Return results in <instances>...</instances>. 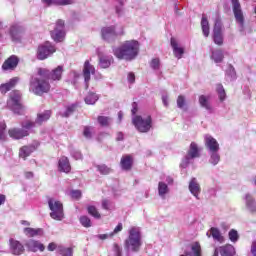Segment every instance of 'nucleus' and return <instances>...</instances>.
I'll use <instances>...</instances> for the list:
<instances>
[{"label":"nucleus","mask_w":256,"mask_h":256,"mask_svg":"<svg viewBox=\"0 0 256 256\" xmlns=\"http://www.w3.org/2000/svg\"><path fill=\"white\" fill-rule=\"evenodd\" d=\"M113 53L117 59L133 61L139 55V42L135 40L125 41L119 47L114 48Z\"/></svg>","instance_id":"obj_1"},{"label":"nucleus","mask_w":256,"mask_h":256,"mask_svg":"<svg viewBox=\"0 0 256 256\" xmlns=\"http://www.w3.org/2000/svg\"><path fill=\"white\" fill-rule=\"evenodd\" d=\"M51 90V84L47 81L46 76H41L37 74L30 78L29 91L34 93V95H43L44 93H49Z\"/></svg>","instance_id":"obj_2"},{"label":"nucleus","mask_w":256,"mask_h":256,"mask_svg":"<svg viewBox=\"0 0 256 256\" xmlns=\"http://www.w3.org/2000/svg\"><path fill=\"white\" fill-rule=\"evenodd\" d=\"M125 245L130 251H139V247H141V232L139 228L132 227L129 230V237L126 239Z\"/></svg>","instance_id":"obj_3"},{"label":"nucleus","mask_w":256,"mask_h":256,"mask_svg":"<svg viewBox=\"0 0 256 256\" xmlns=\"http://www.w3.org/2000/svg\"><path fill=\"white\" fill-rule=\"evenodd\" d=\"M48 207L50 209V217L55 221H63L65 214L63 212V203L55 198H48Z\"/></svg>","instance_id":"obj_4"},{"label":"nucleus","mask_w":256,"mask_h":256,"mask_svg":"<svg viewBox=\"0 0 256 256\" xmlns=\"http://www.w3.org/2000/svg\"><path fill=\"white\" fill-rule=\"evenodd\" d=\"M132 123L140 133H149L153 127L151 116H134Z\"/></svg>","instance_id":"obj_5"},{"label":"nucleus","mask_w":256,"mask_h":256,"mask_svg":"<svg viewBox=\"0 0 256 256\" xmlns=\"http://www.w3.org/2000/svg\"><path fill=\"white\" fill-rule=\"evenodd\" d=\"M49 119H51V111L46 110L42 113H38L35 122L31 120H25L22 122V127L24 129H35L37 125H43V123L49 121Z\"/></svg>","instance_id":"obj_6"},{"label":"nucleus","mask_w":256,"mask_h":256,"mask_svg":"<svg viewBox=\"0 0 256 256\" xmlns=\"http://www.w3.org/2000/svg\"><path fill=\"white\" fill-rule=\"evenodd\" d=\"M8 107L14 113L21 115L23 111V105H21V92L14 91L10 94V99L7 102Z\"/></svg>","instance_id":"obj_7"},{"label":"nucleus","mask_w":256,"mask_h":256,"mask_svg":"<svg viewBox=\"0 0 256 256\" xmlns=\"http://www.w3.org/2000/svg\"><path fill=\"white\" fill-rule=\"evenodd\" d=\"M38 75H40V77L51 79L52 81H61V77L63 75V66H58L51 72L48 69L39 68Z\"/></svg>","instance_id":"obj_8"},{"label":"nucleus","mask_w":256,"mask_h":256,"mask_svg":"<svg viewBox=\"0 0 256 256\" xmlns=\"http://www.w3.org/2000/svg\"><path fill=\"white\" fill-rule=\"evenodd\" d=\"M55 51V46H53L50 42H45L38 47L37 59L44 61V59H47V57H51Z\"/></svg>","instance_id":"obj_9"},{"label":"nucleus","mask_w":256,"mask_h":256,"mask_svg":"<svg viewBox=\"0 0 256 256\" xmlns=\"http://www.w3.org/2000/svg\"><path fill=\"white\" fill-rule=\"evenodd\" d=\"M51 37L56 43H61L65 39V21L58 20L53 31H51Z\"/></svg>","instance_id":"obj_10"},{"label":"nucleus","mask_w":256,"mask_h":256,"mask_svg":"<svg viewBox=\"0 0 256 256\" xmlns=\"http://www.w3.org/2000/svg\"><path fill=\"white\" fill-rule=\"evenodd\" d=\"M199 146L195 142H192L190 144V149L188 151V154L186 155L185 159L181 163V167L185 169L189 163H191L192 159H196V157H199Z\"/></svg>","instance_id":"obj_11"},{"label":"nucleus","mask_w":256,"mask_h":256,"mask_svg":"<svg viewBox=\"0 0 256 256\" xmlns=\"http://www.w3.org/2000/svg\"><path fill=\"white\" fill-rule=\"evenodd\" d=\"M222 27L223 24L221 23V19L216 18L213 29V41L216 45H223Z\"/></svg>","instance_id":"obj_12"},{"label":"nucleus","mask_w":256,"mask_h":256,"mask_svg":"<svg viewBox=\"0 0 256 256\" xmlns=\"http://www.w3.org/2000/svg\"><path fill=\"white\" fill-rule=\"evenodd\" d=\"M231 1H232V9H233L236 22L240 24V27H243V23H245V18L243 17V10L241 9V3H239V0H231Z\"/></svg>","instance_id":"obj_13"},{"label":"nucleus","mask_w":256,"mask_h":256,"mask_svg":"<svg viewBox=\"0 0 256 256\" xmlns=\"http://www.w3.org/2000/svg\"><path fill=\"white\" fill-rule=\"evenodd\" d=\"M24 245L28 251H31L32 253H37V251L43 253V251H45V245L34 239L27 240Z\"/></svg>","instance_id":"obj_14"},{"label":"nucleus","mask_w":256,"mask_h":256,"mask_svg":"<svg viewBox=\"0 0 256 256\" xmlns=\"http://www.w3.org/2000/svg\"><path fill=\"white\" fill-rule=\"evenodd\" d=\"M9 245H10V253H12V255L19 256L25 253V247L18 240L11 238L9 240Z\"/></svg>","instance_id":"obj_15"},{"label":"nucleus","mask_w":256,"mask_h":256,"mask_svg":"<svg viewBox=\"0 0 256 256\" xmlns=\"http://www.w3.org/2000/svg\"><path fill=\"white\" fill-rule=\"evenodd\" d=\"M33 129H27L22 126V129L12 128L8 131L9 136L12 139H23V137H28L29 132Z\"/></svg>","instance_id":"obj_16"},{"label":"nucleus","mask_w":256,"mask_h":256,"mask_svg":"<svg viewBox=\"0 0 256 256\" xmlns=\"http://www.w3.org/2000/svg\"><path fill=\"white\" fill-rule=\"evenodd\" d=\"M91 75H95V66L91 65V63H89V60H86L83 68V77L86 83V87H89V81H91Z\"/></svg>","instance_id":"obj_17"},{"label":"nucleus","mask_w":256,"mask_h":256,"mask_svg":"<svg viewBox=\"0 0 256 256\" xmlns=\"http://www.w3.org/2000/svg\"><path fill=\"white\" fill-rule=\"evenodd\" d=\"M101 33L102 39L108 42L114 41L117 38V35H119V33L115 31V26L104 27L102 28Z\"/></svg>","instance_id":"obj_18"},{"label":"nucleus","mask_w":256,"mask_h":256,"mask_svg":"<svg viewBox=\"0 0 256 256\" xmlns=\"http://www.w3.org/2000/svg\"><path fill=\"white\" fill-rule=\"evenodd\" d=\"M219 253L221 256H235V247H233L231 244H228L220 248H216L214 250L213 256H219Z\"/></svg>","instance_id":"obj_19"},{"label":"nucleus","mask_w":256,"mask_h":256,"mask_svg":"<svg viewBox=\"0 0 256 256\" xmlns=\"http://www.w3.org/2000/svg\"><path fill=\"white\" fill-rule=\"evenodd\" d=\"M188 189L196 199L199 200V195H201V185L197 181V178H192L189 182Z\"/></svg>","instance_id":"obj_20"},{"label":"nucleus","mask_w":256,"mask_h":256,"mask_svg":"<svg viewBox=\"0 0 256 256\" xmlns=\"http://www.w3.org/2000/svg\"><path fill=\"white\" fill-rule=\"evenodd\" d=\"M205 145L206 149H208L209 153L219 151V142L211 135L205 136Z\"/></svg>","instance_id":"obj_21"},{"label":"nucleus","mask_w":256,"mask_h":256,"mask_svg":"<svg viewBox=\"0 0 256 256\" xmlns=\"http://www.w3.org/2000/svg\"><path fill=\"white\" fill-rule=\"evenodd\" d=\"M17 65H19V58L12 55L3 63L2 69H4V71L13 70Z\"/></svg>","instance_id":"obj_22"},{"label":"nucleus","mask_w":256,"mask_h":256,"mask_svg":"<svg viewBox=\"0 0 256 256\" xmlns=\"http://www.w3.org/2000/svg\"><path fill=\"white\" fill-rule=\"evenodd\" d=\"M42 3H44V5H47V7H61L65 5H73L75 3V0H42Z\"/></svg>","instance_id":"obj_23"},{"label":"nucleus","mask_w":256,"mask_h":256,"mask_svg":"<svg viewBox=\"0 0 256 256\" xmlns=\"http://www.w3.org/2000/svg\"><path fill=\"white\" fill-rule=\"evenodd\" d=\"M170 43L173 49L174 57H176V59H182L185 53V48L180 47L175 38H171Z\"/></svg>","instance_id":"obj_24"},{"label":"nucleus","mask_w":256,"mask_h":256,"mask_svg":"<svg viewBox=\"0 0 256 256\" xmlns=\"http://www.w3.org/2000/svg\"><path fill=\"white\" fill-rule=\"evenodd\" d=\"M21 35H23V27L19 25L11 26L10 37L12 41H21Z\"/></svg>","instance_id":"obj_25"},{"label":"nucleus","mask_w":256,"mask_h":256,"mask_svg":"<svg viewBox=\"0 0 256 256\" xmlns=\"http://www.w3.org/2000/svg\"><path fill=\"white\" fill-rule=\"evenodd\" d=\"M58 169L62 173H69L71 171V164L69 163V158L62 156L58 161Z\"/></svg>","instance_id":"obj_26"},{"label":"nucleus","mask_w":256,"mask_h":256,"mask_svg":"<svg viewBox=\"0 0 256 256\" xmlns=\"http://www.w3.org/2000/svg\"><path fill=\"white\" fill-rule=\"evenodd\" d=\"M207 237H213L214 241H218L219 243H223V235H221V231L216 227L210 228V230L206 233Z\"/></svg>","instance_id":"obj_27"},{"label":"nucleus","mask_w":256,"mask_h":256,"mask_svg":"<svg viewBox=\"0 0 256 256\" xmlns=\"http://www.w3.org/2000/svg\"><path fill=\"white\" fill-rule=\"evenodd\" d=\"M17 83H19V78H12L9 82L0 86V93H7V91H11V89H13V87L17 85Z\"/></svg>","instance_id":"obj_28"},{"label":"nucleus","mask_w":256,"mask_h":256,"mask_svg":"<svg viewBox=\"0 0 256 256\" xmlns=\"http://www.w3.org/2000/svg\"><path fill=\"white\" fill-rule=\"evenodd\" d=\"M245 205L248 211H250V213H255L256 211L255 198H253V196H251L250 194L245 195Z\"/></svg>","instance_id":"obj_29"},{"label":"nucleus","mask_w":256,"mask_h":256,"mask_svg":"<svg viewBox=\"0 0 256 256\" xmlns=\"http://www.w3.org/2000/svg\"><path fill=\"white\" fill-rule=\"evenodd\" d=\"M120 165L124 171H129L133 167V157L129 155L123 156Z\"/></svg>","instance_id":"obj_30"},{"label":"nucleus","mask_w":256,"mask_h":256,"mask_svg":"<svg viewBox=\"0 0 256 256\" xmlns=\"http://www.w3.org/2000/svg\"><path fill=\"white\" fill-rule=\"evenodd\" d=\"M36 149L37 147L35 145L23 146L20 149L19 157H21L22 159H27V157H29V155H31V153H33V151H35Z\"/></svg>","instance_id":"obj_31"},{"label":"nucleus","mask_w":256,"mask_h":256,"mask_svg":"<svg viewBox=\"0 0 256 256\" xmlns=\"http://www.w3.org/2000/svg\"><path fill=\"white\" fill-rule=\"evenodd\" d=\"M211 59H213L214 63H223V59H225L223 50L217 49L212 51Z\"/></svg>","instance_id":"obj_32"},{"label":"nucleus","mask_w":256,"mask_h":256,"mask_svg":"<svg viewBox=\"0 0 256 256\" xmlns=\"http://www.w3.org/2000/svg\"><path fill=\"white\" fill-rule=\"evenodd\" d=\"M112 63H113V58L111 56L100 57L99 65L102 69H107L111 67Z\"/></svg>","instance_id":"obj_33"},{"label":"nucleus","mask_w":256,"mask_h":256,"mask_svg":"<svg viewBox=\"0 0 256 256\" xmlns=\"http://www.w3.org/2000/svg\"><path fill=\"white\" fill-rule=\"evenodd\" d=\"M235 79H237L235 67H233V65H229L226 70V81H235Z\"/></svg>","instance_id":"obj_34"},{"label":"nucleus","mask_w":256,"mask_h":256,"mask_svg":"<svg viewBox=\"0 0 256 256\" xmlns=\"http://www.w3.org/2000/svg\"><path fill=\"white\" fill-rule=\"evenodd\" d=\"M24 233L27 237H37V235H43V229L24 228Z\"/></svg>","instance_id":"obj_35"},{"label":"nucleus","mask_w":256,"mask_h":256,"mask_svg":"<svg viewBox=\"0 0 256 256\" xmlns=\"http://www.w3.org/2000/svg\"><path fill=\"white\" fill-rule=\"evenodd\" d=\"M169 193V186L165 184V182H159L158 184V195L161 199H165V195Z\"/></svg>","instance_id":"obj_36"},{"label":"nucleus","mask_w":256,"mask_h":256,"mask_svg":"<svg viewBox=\"0 0 256 256\" xmlns=\"http://www.w3.org/2000/svg\"><path fill=\"white\" fill-rule=\"evenodd\" d=\"M97 121L101 127H109L113 123V119L107 116H98Z\"/></svg>","instance_id":"obj_37"},{"label":"nucleus","mask_w":256,"mask_h":256,"mask_svg":"<svg viewBox=\"0 0 256 256\" xmlns=\"http://www.w3.org/2000/svg\"><path fill=\"white\" fill-rule=\"evenodd\" d=\"M201 27L204 37H209V21L207 17L203 16L201 20Z\"/></svg>","instance_id":"obj_38"},{"label":"nucleus","mask_w":256,"mask_h":256,"mask_svg":"<svg viewBox=\"0 0 256 256\" xmlns=\"http://www.w3.org/2000/svg\"><path fill=\"white\" fill-rule=\"evenodd\" d=\"M210 154V159H209V163H211V165H218L219 161H221V156L219 155V151L216 152H209Z\"/></svg>","instance_id":"obj_39"},{"label":"nucleus","mask_w":256,"mask_h":256,"mask_svg":"<svg viewBox=\"0 0 256 256\" xmlns=\"http://www.w3.org/2000/svg\"><path fill=\"white\" fill-rule=\"evenodd\" d=\"M199 103L201 107H204V109H207V111H211V104H209V97L205 95H201L199 97Z\"/></svg>","instance_id":"obj_40"},{"label":"nucleus","mask_w":256,"mask_h":256,"mask_svg":"<svg viewBox=\"0 0 256 256\" xmlns=\"http://www.w3.org/2000/svg\"><path fill=\"white\" fill-rule=\"evenodd\" d=\"M99 100V96H97L95 93H89L85 98V103L87 105H95L97 101Z\"/></svg>","instance_id":"obj_41"},{"label":"nucleus","mask_w":256,"mask_h":256,"mask_svg":"<svg viewBox=\"0 0 256 256\" xmlns=\"http://www.w3.org/2000/svg\"><path fill=\"white\" fill-rule=\"evenodd\" d=\"M216 91L218 93V97H219L220 101H225L227 94L225 93V88H223L222 84L216 85Z\"/></svg>","instance_id":"obj_42"},{"label":"nucleus","mask_w":256,"mask_h":256,"mask_svg":"<svg viewBox=\"0 0 256 256\" xmlns=\"http://www.w3.org/2000/svg\"><path fill=\"white\" fill-rule=\"evenodd\" d=\"M58 253L62 256H73V248L58 247Z\"/></svg>","instance_id":"obj_43"},{"label":"nucleus","mask_w":256,"mask_h":256,"mask_svg":"<svg viewBox=\"0 0 256 256\" xmlns=\"http://www.w3.org/2000/svg\"><path fill=\"white\" fill-rule=\"evenodd\" d=\"M150 67L154 71H159L161 69V60L159 58H154L150 62Z\"/></svg>","instance_id":"obj_44"},{"label":"nucleus","mask_w":256,"mask_h":256,"mask_svg":"<svg viewBox=\"0 0 256 256\" xmlns=\"http://www.w3.org/2000/svg\"><path fill=\"white\" fill-rule=\"evenodd\" d=\"M228 237L232 243L239 241V233L235 229L229 231Z\"/></svg>","instance_id":"obj_45"},{"label":"nucleus","mask_w":256,"mask_h":256,"mask_svg":"<svg viewBox=\"0 0 256 256\" xmlns=\"http://www.w3.org/2000/svg\"><path fill=\"white\" fill-rule=\"evenodd\" d=\"M88 213L89 215H92V217H95V219H101V214H99V211H97L95 206H89Z\"/></svg>","instance_id":"obj_46"},{"label":"nucleus","mask_w":256,"mask_h":256,"mask_svg":"<svg viewBox=\"0 0 256 256\" xmlns=\"http://www.w3.org/2000/svg\"><path fill=\"white\" fill-rule=\"evenodd\" d=\"M5 129H7V125L5 123H0V141H5L7 137Z\"/></svg>","instance_id":"obj_47"},{"label":"nucleus","mask_w":256,"mask_h":256,"mask_svg":"<svg viewBox=\"0 0 256 256\" xmlns=\"http://www.w3.org/2000/svg\"><path fill=\"white\" fill-rule=\"evenodd\" d=\"M80 223L83 227H91V219L87 216L80 217Z\"/></svg>","instance_id":"obj_48"},{"label":"nucleus","mask_w":256,"mask_h":256,"mask_svg":"<svg viewBox=\"0 0 256 256\" xmlns=\"http://www.w3.org/2000/svg\"><path fill=\"white\" fill-rule=\"evenodd\" d=\"M98 171L101 173V175H109V173H111V168L105 165H100L98 166Z\"/></svg>","instance_id":"obj_49"},{"label":"nucleus","mask_w":256,"mask_h":256,"mask_svg":"<svg viewBox=\"0 0 256 256\" xmlns=\"http://www.w3.org/2000/svg\"><path fill=\"white\" fill-rule=\"evenodd\" d=\"M76 105L72 104L71 106H68L66 111L63 114V117H69V115H72L76 109Z\"/></svg>","instance_id":"obj_50"},{"label":"nucleus","mask_w":256,"mask_h":256,"mask_svg":"<svg viewBox=\"0 0 256 256\" xmlns=\"http://www.w3.org/2000/svg\"><path fill=\"white\" fill-rule=\"evenodd\" d=\"M112 207H113V203L110 200L108 199L102 200V209L109 211V209H111Z\"/></svg>","instance_id":"obj_51"},{"label":"nucleus","mask_w":256,"mask_h":256,"mask_svg":"<svg viewBox=\"0 0 256 256\" xmlns=\"http://www.w3.org/2000/svg\"><path fill=\"white\" fill-rule=\"evenodd\" d=\"M114 256H121L123 254V249L118 244L113 245Z\"/></svg>","instance_id":"obj_52"},{"label":"nucleus","mask_w":256,"mask_h":256,"mask_svg":"<svg viewBox=\"0 0 256 256\" xmlns=\"http://www.w3.org/2000/svg\"><path fill=\"white\" fill-rule=\"evenodd\" d=\"M121 231H123V224L122 223H119L114 231L112 233H110V237H113L114 235H117V233H121Z\"/></svg>","instance_id":"obj_53"},{"label":"nucleus","mask_w":256,"mask_h":256,"mask_svg":"<svg viewBox=\"0 0 256 256\" xmlns=\"http://www.w3.org/2000/svg\"><path fill=\"white\" fill-rule=\"evenodd\" d=\"M70 195L72 199H81V190H72Z\"/></svg>","instance_id":"obj_54"},{"label":"nucleus","mask_w":256,"mask_h":256,"mask_svg":"<svg viewBox=\"0 0 256 256\" xmlns=\"http://www.w3.org/2000/svg\"><path fill=\"white\" fill-rule=\"evenodd\" d=\"M83 135H84V137H86V139H91V127L85 126Z\"/></svg>","instance_id":"obj_55"},{"label":"nucleus","mask_w":256,"mask_h":256,"mask_svg":"<svg viewBox=\"0 0 256 256\" xmlns=\"http://www.w3.org/2000/svg\"><path fill=\"white\" fill-rule=\"evenodd\" d=\"M184 105H185V97L179 96L178 99H177V106L180 109H183Z\"/></svg>","instance_id":"obj_56"},{"label":"nucleus","mask_w":256,"mask_h":256,"mask_svg":"<svg viewBox=\"0 0 256 256\" xmlns=\"http://www.w3.org/2000/svg\"><path fill=\"white\" fill-rule=\"evenodd\" d=\"M72 157L78 161V159H83V155L81 154L80 151H73L72 152Z\"/></svg>","instance_id":"obj_57"},{"label":"nucleus","mask_w":256,"mask_h":256,"mask_svg":"<svg viewBox=\"0 0 256 256\" xmlns=\"http://www.w3.org/2000/svg\"><path fill=\"white\" fill-rule=\"evenodd\" d=\"M162 102H163L165 107H169V96L163 95L162 96Z\"/></svg>","instance_id":"obj_58"},{"label":"nucleus","mask_w":256,"mask_h":256,"mask_svg":"<svg viewBox=\"0 0 256 256\" xmlns=\"http://www.w3.org/2000/svg\"><path fill=\"white\" fill-rule=\"evenodd\" d=\"M129 83H135V74L133 72L128 73Z\"/></svg>","instance_id":"obj_59"},{"label":"nucleus","mask_w":256,"mask_h":256,"mask_svg":"<svg viewBox=\"0 0 256 256\" xmlns=\"http://www.w3.org/2000/svg\"><path fill=\"white\" fill-rule=\"evenodd\" d=\"M55 249H57V244H55V242H51L48 245V251H55Z\"/></svg>","instance_id":"obj_60"},{"label":"nucleus","mask_w":256,"mask_h":256,"mask_svg":"<svg viewBox=\"0 0 256 256\" xmlns=\"http://www.w3.org/2000/svg\"><path fill=\"white\" fill-rule=\"evenodd\" d=\"M109 237H113V236H111V234H99L98 235V239H101L102 241L105 239H109Z\"/></svg>","instance_id":"obj_61"},{"label":"nucleus","mask_w":256,"mask_h":256,"mask_svg":"<svg viewBox=\"0 0 256 256\" xmlns=\"http://www.w3.org/2000/svg\"><path fill=\"white\" fill-rule=\"evenodd\" d=\"M251 253L253 256H256V241H254L252 243V246H251Z\"/></svg>","instance_id":"obj_62"},{"label":"nucleus","mask_w":256,"mask_h":256,"mask_svg":"<svg viewBox=\"0 0 256 256\" xmlns=\"http://www.w3.org/2000/svg\"><path fill=\"white\" fill-rule=\"evenodd\" d=\"M137 113V103L134 102L132 103V115H135Z\"/></svg>","instance_id":"obj_63"},{"label":"nucleus","mask_w":256,"mask_h":256,"mask_svg":"<svg viewBox=\"0 0 256 256\" xmlns=\"http://www.w3.org/2000/svg\"><path fill=\"white\" fill-rule=\"evenodd\" d=\"M116 141H123V133L119 132V133L117 134Z\"/></svg>","instance_id":"obj_64"}]
</instances>
